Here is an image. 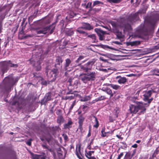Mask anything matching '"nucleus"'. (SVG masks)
<instances>
[{"instance_id":"nucleus-46","label":"nucleus","mask_w":159,"mask_h":159,"mask_svg":"<svg viewBox=\"0 0 159 159\" xmlns=\"http://www.w3.org/2000/svg\"><path fill=\"white\" fill-rule=\"evenodd\" d=\"M146 9H140V10H139L138 11V12H137V13H138V14H144V13H145L146 12Z\"/></svg>"},{"instance_id":"nucleus-58","label":"nucleus","mask_w":159,"mask_h":159,"mask_svg":"<svg viewBox=\"0 0 159 159\" xmlns=\"http://www.w3.org/2000/svg\"><path fill=\"white\" fill-rule=\"evenodd\" d=\"M33 139H29L26 142V144L29 146H30L31 145V141Z\"/></svg>"},{"instance_id":"nucleus-35","label":"nucleus","mask_w":159,"mask_h":159,"mask_svg":"<svg viewBox=\"0 0 159 159\" xmlns=\"http://www.w3.org/2000/svg\"><path fill=\"white\" fill-rule=\"evenodd\" d=\"M105 92L107 93L110 95V98L112 97L113 96V93L111 90L110 89H107L106 90H105Z\"/></svg>"},{"instance_id":"nucleus-20","label":"nucleus","mask_w":159,"mask_h":159,"mask_svg":"<svg viewBox=\"0 0 159 159\" xmlns=\"http://www.w3.org/2000/svg\"><path fill=\"white\" fill-rule=\"evenodd\" d=\"M2 64L1 66V71L2 73V74H3L5 72L7 71L8 70V66L6 64V63L5 62V61H3L1 62Z\"/></svg>"},{"instance_id":"nucleus-63","label":"nucleus","mask_w":159,"mask_h":159,"mask_svg":"<svg viewBox=\"0 0 159 159\" xmlns=\"http://www.w3.org/2000/svg\"><path fill=\"white\" fill-rule=\"evenodd\" d=\"M123 156V153L121 152L120 154L119 155L117 158V159H120Z\"/></svg>"},{"instance_id":"nucleus-29","label":"nucleus","mask_w":159,"mask_h":159,"mask_svg":"<svg viewBox=\"0 0 159 159\" xmlns=\"http://www.w3.org/2000/svg\"><path fill=\"white\" fill-rule=\"evenodd\" d=\"M57 154L59 159H64L62 158V152L60 148H59L57 150Z\"/></svg>"},{"instance_id":"nucleus-45","label":"nucleus","mask_w":159,"mask_h":159,"mask_svg":"<svg viewBox=\"0 0 159 159\" xmlns=\"http://www.w3.org/2000/svg\"><path fill=\"white\" fill-rule=\"evenodd\" d=\"M56 114L58 116H62V111L60 109H57L56 112Z\"/></svg>"},{"instance_id":"nucleus-31","label":"nucleus","mask_w":159,"mask_h":159,"mask_svg":"<svg viewBox=\"0 0 159 159\" xmlns=\"http://www.w3.org/2000/svg\"><path fill=\"white\" fill-rule=\"evenodd\" d=\"M105 127H104L102 128L101 131V136L103 137H108V135L107 134L106 132H105Z\"/></svg>"},{"instance_id":"nucleus-6","label":"nucleus","mask_w":159,"mask_h":159,"mask_svg":"<svg viewBox=\"0 0 159 159\" xmlns=\"http://www.w3.org/2000/svg\"><path fill=\"white\" fill-rule=\"evenodd\" d=\"M53 96L52 93L51 92L46 93L44 98L41 100V105H45L47 102L52 99V98Z\"/></svg>"},{"instance_id":"nucleus-41","label":"nucleus","mask_w":159,"mask_h":159,"mask_svg":"<svg viewBox=\"0 0 159 159\" xmlns=\"http://www.w3.org/2000/svg\"><path fill=\"white\" fill-rule=\"evenodd\" d=\"M152 72L154 75L157 76H159V74H158V73H159V69H155L152 70Z\"/></svg>"},{"instance_id":"nucleus-21","label":"nucleus","mask_w":159,"mask_h":159,"mask_svg":"<svg viewBox=\"0 0 159 159\" xmlns=\"http://www.w3.org/2000/svg\"><path fill=\"white\" fill-rule=\"evenodd\" d=\"M129 107V111L131 114H135L138 111L136 106H135L133 105H130Z\"/></svg>"},{"instance_id":"nucleus-62","label":"nucleus","mask_w":159,"mask_h":159,"mask_svg":"<svg viewBox=\"0 0 159 159\" xmlns=\"http://www.w3.org/2000/svg\"><path fill=\"white\" fill-rule=\"evenodd\" d=\"M91 127H89V133L87 135V137H89L91 136Z\"/></svg>"},{"instance_id":"nucleus-1","label":"nucleus","mask_w":159,"mask_h":159,"mask_svg":"<svg viewBox=\"0 0 159 159\" xmlns=\"http://www.w3.org/2000/svg\"><path fill=\"white\" fill-rule=\"evenodd\" d=\"M159 20V14L157 11L152 12L150 16H146L144 23L141 24L137 28V33L139 34L138 37L141 38L142 36L148 35L150 32L154 29Z\"/></svg>"},{"instance_id":"nucleus-32","label":"nucleus","mask_w":159,"mask_h":159,"mask_svg":"<svg viewBox=\"0 0 159 159\" xmlns=\"http://www.w3.org/2000/svg\"><path fill=\"white\" fill-rule=\"evenodd\" d=\"M93 117L94 118V122L95 124L94 125L93 127L96 128H98L99 126V123L97 118L94 116H93Z\"/></svg>"},{"instance_id":"nucleus-16","label":"nucleus","mask_w":159,"mask_h":159,"mask_svg":"<svg viewBox=\"0 0 159 159\" xmlns=\"http://www.w3.org/2000/svg\"><path fill=\"white\" fill-rule=\"evenodd\" d=\"M78 123L79 124V128L81 131L83 129V125L84 121L85 120V118L82 115H80L78 118Z\"/></svg>"},{"instance_id":"nucleus-17","label":"nucleus","mask_w":159,"mask_h":159,"mask_svg":"<svg viewBox=\"0 0 159 159\" xmlns=\"http://www.w3.org/2000/svg\"><path fill=\"white\" fill-rule=\"evenodd\" d=\"M50 129L52 134L53 135H56L57 133H59L61 130L59 125L52 126L50 128Z\"/></svg>"},{"instance_id":"nucleus-26","label":"nucleus","mask_w":159,"mask_h":159,"mask_svg":"<svg viewBox=\"0 0 159 159\" xmlns=\"http://www.w3.org/2000/svg\"><path fill=\"white\" fill-rule=\"evenodd\" d=\"M5 62L7 64L8 67H11L17 68L18 66V65L17 64H14L11 62L10 60H8L5 61Z\"/></svg>"},{"instance_id":"nucleus-24","label":"nucleus","mask_w":159,"mask_h":159,"mask_svg":"<svg viewBox=\"0 0 159 159\" xmlns=\"http://www.w3.org/2000/svg\"><path fill=\"white\" fill-rule=\"evenodd\" d=\"M73 124V122L70 119L68 120L67 123L65 124L64 125V128L65 129H69L72 127V125Z\"/></svg>"},{"instance_id":"nucleus-12","label":"nucleus","mask_w":159,"mask_h":159,"mask_svg":"<svg viewBox=\"0 0 159 159\" xmlns=\"http://www.w3.org/2000/svg\"><path fill=\"white\" fill-rule=\"evenodd\" d=\"M139 19L138 13L136 12L134 14L130 15L128 18V20L131 23L135 22Z\"/></svg>"},{"instance_id":"nucleus-38","label":"nucleus","mask_w":159,"mask_h":159,"mask_svg":"<svg viewBox=\"0 0 159 159\" xmlns=\"http://www.w3.org/2000/svg\"><path fill=\"white\" fill-rule=\"evenodd\" d=\"M99 4L103 5V2H102L101 1L97 0V1H95L93 2V7L95 6L96 5H98Z\"/></svg>"},{"instance_id":"nucleus-13","label":"nucleus","mask_w":159,"mask_h":159,"mask_svg":"<svg viewBox=\"0 0 159 159\" xmlns=\"http://www.w3.org/2000/svg\"><path fill=\"white\" fill-rule=\"evenodd\" d=\"M86 36L87 37L86 38L92 43H95L98 42L97 37L95 34H89L88 33V35H87Z\"/></svg>"},{"instance_id":"nucleus-27","label":"nucleus","mask_w":159,"mask_h":159,"mask_svg":"<svg viewBox=\"0 0 159 159\" xmlns=\"http://www.w3.org/2000/svg\"><path fill=\"white\" fill-rule=\"evenodd\" d=\"M82 28H81V27H80L78 28L76 31L79 33L83 34L84 36H86L87 35H88V33L82 30Z\"/></svg>"},{"instance_id":"nucleus-53","label":"nucleus","mask_w":159,"mask_h":159,"mask_svg":"<svg viewBox=\"0 0 159 159\" xmlns=\"http://www.w3.org/2000/svg\"><path fill=\"white\" fill-rule=\"evenodd\" d=\"M62 136L63 137L65 142L67 141L68 140V137L66 134H63L62 135Z\"/></svg>"},{"instance_id":"nucleus-37","label":"nucleus","mask_w":159,"mask_h":159,"mask_svg":"<svg viewBox=\"0 0 159 159\" xmlns=\"http://www.w3.org/2000/svg\"><path fill=\"white\" fill-rule=\"evenodd\" d=\"M106 98L105 96H101L100 97L96 98L95 100V101L96 102L98 101H101L102 100H104Z\"/></svg>"},{"instance_id":"nucleus-2","label":"nucleus","mask_w":159,"mask_h":159,"mask_svg":"<svg viewBox=\"0 0 159 159\" xmlns=\"http://www.w3.org/2000/svg\"><path fill=\"white\" fill-rule=\"evenodd\" d=\"M96 75V73L95 72H92L90 73H83L80 75L79 79L84 83H86L89 81L94 80Z\"/></svg>"},{"instance_id":"nucleus-42","label":"nucleus","mask_w":159,"mask_h":159,"mask_svg":"<svg viewBox=\"0 0 159 159\" xmlns=\"http://www.w3.org/2000/svg\"><path fill=\"white\" fill-rule=\"evenodd\" d=\"M80 81L79 80H75V81H73V84L72 85L74 86V87H76V88L77 87V86L79 84H80Z\"/></svg>"},{"instance_id":"nucleus-51","label":"nucleus","mask_w":159,"mask_h":159,"mask_svg":"<svg viewBox=\"0 0 159 159\" xmlns=\"http://www.w3.org/2000/svg\"><path fill=\"white\" fill-rule=\"evenodd\" d=\"M69 15L70 17L71 18H72L76 15V14L74 13L73 11H70V13Z\"/></svg>"},{"instance_id":"nucleus-61","label":"nucleus","mask_w":159,"mask_h":159,"mask_svg":"<svg viewBox=\"0 0 159 159\" xmlns=\"http://www.w3.org/2000/svg\"><path fill=\"white\" fill-rule=\"evenodd\" d=\"M55 104L54 105H53V106L51 107V108L50 110V113L51 114H52L54 113L53 110H54V107H55Z\"/></svg>"},{"instance_id":"nucleus-50","label":"nucleus","mask_w":159,"mask_h":159,"mask_svg":"<svg viewBox=\"0 0 159 159\" xmlns=\"http://www.w3.org/2000/svg\"><path fill=\"white\" fill-rule=\"evenodd\" d=\"M91 4H92L91 2L90 3V5H89V7H90V9L89 10V11H90L92 10H93L94 11H99V10L98 9H96V8L93 9L92 7H91Z\"/></svg>"},{"instance_id":"nucleus-48","label":"nucleus","mask_w":159,"mask_h":159,"mask_svg":"<svg viewBox=\"0 0 159 159\" xmlns=\"http://www.w3.org/2000/svg\"><path fill=\"white\" fill-rule=\"evenodd\" d=\"M96 46L100 47L103 48L105 49L107 48H108V46L106 45L103 44H98L96 45Z\"/></svg>"},{"instance_id":"nucleus-8","label":"nucleus","mask_w":159,"mask_h":159,"mask_svg":"<svg viewBox=\"0 0 159 159\" xmlns=\"http://www.w3.org/2000/svg\"><path fill=\"white\" fill-rule=\"evenodd\" d=\"M94 31L99 36V39L101 41L105 39V34H108L106 31H104L100 29L96 28L94 29Z\"/></svg>"},{"instance_id":"nucleus-57","label":"nucleus","mask_w":159,"mask_h":159,"mask_svg":"<svg viewBox=\"0 0 159 159\" xmlns=\"http://www.w3.org/2000/svg\"><path fill=\"white\" fill-rule=\"evenodd\" d=\"M90 98L89 96H86L85 97L83 98V101L85 102L89 101L90 99Z\"/></svg>"},{"instance_id":"nucleus-19","label":"nucleus","mask_w":159,"mask_h":159,"mask_svg":"<svg viewBox=\"0 0 159 159\" xmlns=\"http://www.w3.org/2000/svg\"><path fill=\"white\" fill-rule=\"evenodd\" d=\"M81 28L83 29L90 30L93 29V27L88 23H82Z\"/></svg>"},{"instance_id":"nucleus-60","label":"nucleus","mask_w":159,"mask_h":159,"mask_svg":"<svg viewBox=\"0 0 159 159\" xmlns=\"http://www.w3.org/2000/svg\"><path fill=\"white\" fill-rule=\"evenodd\" d=\"M37 34H44V32L43 29L41 30H38L37 31Z\"/></svg>"},{"instance_id":"nucleus-18","label":"nucleus","mask_w":159,"mask_h":159,"mask_svg":"<svg viewBox=\"0 0 159 159\" xmlns=\"http://www.w3.org/2000/svg\"><path fill=\"white\" fill-rule=\"evenodd\" d=\"M113 32L116 35L118 39H123L124 35L122 34L121 32L119 31L118 29L113 30Z\"/></svg>"},{"instance_id":"nucleus-4","label":"nucleus","mask_w":159,"mask_h":159,"mask_svg":"<svg viewBox=\"0 0 159 159\" xmlns=\"http://www.w3.org/2000/svg\"><path fill=\"white\" fill-rule=\"evenodd\" d=\"M46 73L49 81L52 82L56 80L59 71L57 69H54L50 70H47Z\"/></svg>"},{"instance_id":"nucleus-34","label":"nucleus","mask_w":159,"mask_h":159,"mask_svg":"<svg viewBox=\"0 0 159 159\" xmlns=\"http://www.w3.org/2000/svg\"><path fill=\"white\" fill-rule=\"evenodd\" d=\"M30 154L31 156L32 159H39V157L41 155L34 154L33 153L31 152Z\"/></svg>"},{"instance_id":"nucleus-5","label":"nucleus","mask_w":159,"mask_h":159,"mask_svg":"<svg viewBox=\"0 0 159 159\" xmlns=\"http://www.w3.org/2000/svg\"><path fill=\"white\" fill-rule=\"evenodd\" d=\"M95 61L96 60L95 59H93L84 65H82L80 64L78 65V66H80L81 70L87 73L88 71L92 70V66Z\"/></svg>"},{"instance_id":"nucleus-10","label":"nucleus","mask_w":159,"mask_h":159,"mask_svg":"<svg viewBox=\"0 0 159 159\" xmlns=\"http://www.w3.org/2000/svg\"><path fill=\"white\" fill-rule=\"evenodd\" d=\"M30 64H32L33 67L37 71H40L41 69V63L39 61H37L36 62L34 61L33 59H30L29 60Z\"/></svg>"},{"instance_id":"nucleus-15","label":"nucleus","mask_w":159,"mask_h":159,"mask_svg":"<svg viewBox=\"0 0 159 159\" xmlns=\"http://www.w3.org/2000/svg\"><path fill=\"white\" fill-rule=\"evenodd\" d=\"M4 81L7 84L9 85H13L17 81H15L12 77H7L5 78Z\"/></svg>"},{"instance_id":"nucleus-11","label":"nucleus","mask_w":159,"mask_h":159,"mask_svg":"<svg viewBox=\"0 0 159 159\" xmlns=\"http://www.w3.org/2000/svg\"><path fill=\"white\" fill-rule=\"evenodd\" d=\"M147 105V104L140 102H139L138 104L136 107L138 108V111L139 110H141L139 112V114H144L145 112L146 108H145L144 105Z\"/></svg>"},{"instance_id":"nucleus-30","label":"nucleus","mask_w":159,"mask_h":159,"mask_svg":"<svg viewBox=\"0 0 159 159\" xmlns=\"http://www.w3.org/2000/svg\"><path fill=\"white\" fill-rule=\"evenodd\" d=\"M45 138V139L48 143L50 142L52 139V137L50 134H47Z\"/></svg>"},{"instance_id":"nucleus-36","label":"nucleus","mask_w":159,"mask_h":159,"mask_svg":"<svg viewBox=\"0 0 159 159\" xmlns=\"http://www.w3.org/2000/svg\"><path fill=\"white\" fill-rule=\"evenodd\" d=\"M140 41H136L131 42L130 45L132 46H137L140 44Z\"/></svg>"},{"instance_id":"nucleus-7","label":"nucleus","mask_w":159,"mask_h":159,"mask_svg":"<svg viewBox=\"0 0 159 159\" xmlns=\"http://www.w3.org/2000/svg\"><path fill=\"white\" fill-rule=\"evenodd\" d=\"M56 24L55 23L52 24L51 25L48 26L43 28V29L44 32V34L48 33L50 34H52L55 29Z\"/></svg>"},{"instance_id":"nucleus-28","label":"nucleus","mask_w":159,"mask_h":159,"mask_svg":"<svg viewBox=\"0 0 159 159\" xmlns=\"http://www.w3.org/2000/svg\"><path fill=\"white\" fill-rule=\"evenodd\" d=\"M74 33L73 31L71 29H68L65 31V34L67 36H71Z\"/></svg>"},{"instance_id":"nucleus-49","label":"nucleus","mask_w":159,"mask_h":159,"mask_svg":"<svg viewBox=\"0 0 159 159\" xmlns=\"http://www.w3.org/2000/svg\"><path fill=\"white\" fill-rule=\"evenodd\" d=\"M34 77L35 78H39L41 77V75L39 73L34 72L33 73Z\"/></svg>"},{"instance_id":"nucleus-33","label":"nucleus","mask_w":159,"mask_h":159,"mask_svg":"<svg viewBox=\"0 0 159 159\" xmlns=\"http://www.w3.org/2000/svg\"><path fill=\"white\" fill-rule=\"evenodd\" d=\"M107 86H110L112 87L113 89L117 90L119 89V88L120 87V86L116 84H107Z\"/></svg>"},{"instance_id":"nucleus-40","label":"nucleus","mask_w":159,"mask_h":159,"mask_svg":"<svg viewBox=\"0 0 159 159\" xmlns=\"http://www.w3.org/2000/svg\"><path fill=\"white\" fill-rule=\"evenodd\" d=\"M132 158L131 154L129 152H127L124 159H131Z\"/></svg>"},{"instance_id":"nucleus-14","label":"nucleus","mask_w":159,"mask_h":159,"mask_svg":"<svg viewBox=\"0 0 159 159\" xmlns=\"http://www.w3.org/2000/svg\"><path fill=\"white\" fill-rule=\"evenodd\" d=\"M115 79L118 83L120 84H125L127 81V79L126 77L120 75L116 76Z\"/></svg>"},{"instance_id":"nucleus-64","label":"nucleus","mask_w":159,"mask_h":159,"mask_svg":"<svg viewBox=\"0 0 159 159\" xmlns=\"http://www.w3.org/2000/svg\"><path fill=\"white\" fill-rule=\"evenodd\" d=\"M94 152V151H89L88 152L86 153L87 154L89 155V157L91 156L92 155V153H93Z\"/></svg>"},{"instance_id":"nucleus-3","label":"nucleus","mask_w":159,"mask_h":159,"mask_svg":"<svg viewBox=\"0 0 159 159\" xmlns=\"http://www.w3.org/2000/svg\"><path fill=\"white\" fill-rule=\"evenodd\" d=\"M155 93V91L152 89L151 90L147 89L143 92V100L144 102H148V106H149L150 104L153 100L152 98H149L151 97L152 94Z\"/></svg>"},{"instance_id":"nucleus-25","label":"nucleus","mask_w":159,"mask_h":159,"mask_svg":"<svg viewBox=\"0 0 159 159\" xmlns=\"http://www.w3.org/2000/svg\"><path fill=\"white\" fill-rule=\"evenodd\" d=\"M64 119L62 116H58L57 117V122L59 126H60L61 124L64 122Z\"/></svg>"},{"instance_id":"nucleus-56","label":"nucleus","mask_w":159,"mask_h":159,"mask_svg":"<svg viewBox=\"0 0 159 159\" xmlns=\"http://www.w3.org/2000/svg\"><path fill=\"white\" fill-rule=\"evenodd\" d=\"M43 20V22H45L46 24H49L50 22V21L49 19H48L47 17H45Z\"/></svg>"},{"instance_id":"nucleus-52","label":"nucleus","mask_w":159,"mask_h":159,"mask_svg":"<svg viewBox=\"0 0 159 159\" xmlns=\"http://www.w3.org/2000/svg\"><path fill=\"white\" fill-rule=\"evenodd\" d=\"M73 81L74 79H72L70 78H69L68 81V82L69 83V85L70 86H72L73 84Z\"/></svg>"},{"instance_id":"nucleus-22","label":"nucleus","mask_w":159,"mask_h":159,"mask_svg":"<svg viewBox=\"0 0 159 159\" xmlns=\"http://www.w3.org/2000/svg\"><path fill=\"white\" fill-rule=\"evenodd\" d=\"M63 60L62 58L60 56L57 57L55 60V67L56 68L58 67V66H60Z\"/></svg>"},{"instance_id":"nucleus-43","label":"nucleus","mask_w":159,"mask_h":159,"mask_svg":"<svg viewBox=\"0 0 159 159\" xmlns=\"http://www.w3.org/2000/svg\"><path fill=\"white\" fill-rule=\"evenodd\" d=\"M75 95L74 96H66L64 98V99L66 100H71L72 99H74L75 97Z\"/></svg>"},{"instance_id":"nucleus-47","label":"nucleus","mask_w":159,"mask_h":159,"mask_svg":"<svg viewBox=\"0 0 159 159\" xmlns=\"http://www.w3.org/2000/svg\"><path fill=\"white\" fill-rule=\"evenodd\" d=\"M107 2L111 3H118L120 1L119 0H107Z\"/></svg>"},{"instance_id":"nucleus-23","label":"nucleus","mask_w":159,"mask_h":159,"mask_svg":"<svg viewBox=\"0 0 159 159\" xmlns=\"http://www.w3.org/2000/svg\"><path fill=\"white\" fill-rule=\"evenodd\" d=\"M120 25L122 27L124 28L125 30L127 31L131 29L130 25L128 23H121Z\"/></svg>"},{"instance_id":"nucleus-44","label":"nucleus","mask_w":159,"mask_h":159,"mask_svg":"<svg viewBox=\"0 0 159 159\" xmlns=\"http://www.w3.org/2000/svg\"><path fill=\"white\" fill-rule=\"evenodd\" d=\"M84 57V56H80L75 61L76 63H78L82 60L83 59Z\"/></svg>"},{"instance_id":"nucleus-39","label":"nucleus","mask_w":159,"mask_h":159,"mask_svg":"<svg viewBox=\"0 0 159 159\" xmlns=\"http://www.w3.org/2000/svg\"><path fill=\"white\" fill-rule=\"evenodd\" d=\"M76 104V100H74L71 105L69 111V113L71 112L72 110L74 107L75 105Z\"/></svg>"},{"instance_id":"nucleus-9","label":"nucleus","mask_w":159,"mask_h":159,"mask_svg":"<svg viewBox=\"0 0 159 159\" xmlns=\"http://www.w3.org/2000/svg\"><path fill=\"white\" fill-rule=\"evenodd\" d=\"M71 61L69 58L65 60V63L64 67V70L67 71H70L72 70L73 68L71 64Z\"/></svg>"},{"instance_id":"nucleus-55","label":"nucleus","mask_w":159,"mask_h":159,"mask_svg":"<svg viewBox=\"0 0 159 159\" xmlns=\"http://www.w3.org/2000/svg\"><path fill=\"white\" fill-rule=\"evenodd\" d=\"M110 23L112 25V26L114 27H116L117 26V23L116 22L113 21H111L110 22Z\"/></svg>"},{"instance_id":"nucleus-59","label":"nucleus","mask_w":159,"mask_h":159,"mask_svg":"<svg viewBox=\"0 0 159 159\" xmlns=\"http://www.w3.org/2000/svg\"><path fill=\"white\" fill-rule=\"evenodd\" d=\"M76 92H77V91H75L73 92L72 89H70L68 92H67L66 93V94L68 95L69 94H73L74 93Z\"/></svg>"},{"instance_id":"nucleus-54","label":"nucleus","mask_w":159,"mask_h":159,"mask_svg":"<svg viewBox=\"0 0 159 159\" xmlns=\"http://www.w3.org/2000/svg\"><path fill=\"white\" fill-rule=\"evenodd\" d=\"M81 148L79 146L78 148V150H77V149H76V151H77L81 157H83V156H82V155L81 154Z\"/></svg>"}]
</instances>
